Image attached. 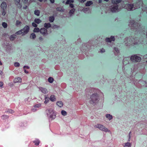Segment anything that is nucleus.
Listing matches in <instances>:
<instances>
[{"label": "nucleus", "instance_id": "obj_1", "mask_svg": "<svg viewBox=\"0 0 147 147\" xmlns=\"http://www.w3.org/2000/svg\"><path fill=\"white\" fill-rule=\"evenodd\" d=\"M125 40L124 44L127 46L136 45L138 43L137 38H134L132 37L126 38Z\"/></svg>", "mask_w": 147, "mask_h": 147}, {"label": "nucleus", "instance_id": "obj_2", "mask_svg": "<svg viewBox=\"0 0 147 147\" xmlns=\"http://www.w3.org/2000/svg\"><path fill=\"white\" fill-rule=\"evenodd\" d=\"M90 102L93 105H95L99 100L98 95L96 93L92 94L90 96Z\"/></svg>", "mask_w": 147, "mask_h": 147}, {"label": "nucleus", "instance_id": "obj_3", "mask_svg": "<svg viewBox=\"0 0 147 147\" xmlns=\"http://www.w3.org/2000/svg\"><path fill=\"white\" fill-rule=\"evenodd\" d=\"M129 25L131 27L132 29H134L135 31H139L140 29L139 25L136 22H135L134 20H130L129 22Z\"/></svg>", "mask_w": 147, "mask_h": 147}, {"label": "nucleus", "instance_id": "obj_4", "mask_svg": "<svg viewBox=\"0 0 147 147\" xmlns=\"http://www.w3.org/2000/svg\"><path fill=\"white\" fill-rule=\"evenodd\" d=\"M130 59L131 61L133 62H140L141 59V57L136 55H134L131 56Z\"/></svg>", "mask_w": 147, "mask_h": 147}, {"label": "nucleus", "instance_id": "obj_5", "mask_svg": "<svg viewBox=\"0 0 147 147\" xmlns=\"http://www.w3.org/2000/svg\"><path fill=\"white\" fill-rule=\"evenodd\" d=\"M124 7L128 11H132L136 9L134 7L133 3L127 4L125 5Z\"/></svg>", "mask_w": 147, "mask_h": 147}, {"label": "nucleus", "instance_id": "obj_6", "mask_svg": "<svg viewBox=\"0 0 147 147\" xmlns=\"http://www.w3.org/2000/svg\"><path fill=\"white\" fill-rule=\"evenodd\" d=\"M95 127L96 128L99 129L100 130L104 131L105 132H106L110 131V130H109L107 128H106L102 125L98 124L96 125Z\"/></svg>", "mask_w": 147, "mask_h": 147}, {"label": "nucleus", "instance_id": "obj_7", "mask_svg": "<svg viewBox=\"0 0 147 147\" xmlns=\"http://www.w3.org/2000/svg\"><path fill=\"white\" fill-rule=\"evenodd\" d=\"M118 6L117 5H114L111 6L110 8L111 11L112 13H115L119 11V10L118 9Z\"/></svg>", "mask_w": 147, "mask_h": 147}, {"label": "nucleus", "instance_id": "obj_8", "mask_svg": "<svg viewBox=\"0 0 147 147\" xmlns=\"http://www.w3.org/2000/svg\"><path fill=\"white\" fill-rule=\"evenodd\" d=\"M40 32L44 36H46L48 34L47 29L44 28H41L40 29Z\"/></svg>", "mask_w": 147, "mask_h": 147}, {"label": "nucleus", "instance_id": "obj_9", "mask_svg": "<svg viewBox=\"0 0 147 147\" xmlns=\"http://www.w3.org/2000/svg\"><path fill=\"white\" fill-rule=\"evenodd\" d=\"M29 26L26 25L24 27V28L22 29L23 32L24 33V34H22V36H23L24 34H27L29 31Z\"/></svg>", "mask_w": 147, "mask_h": 147}, {"label": "nucleus", "instance_id": "obj_10", "mask_svg": "<svg viewBox=\"0 0 147 147\" xmlns=\"http://www.w3.org/2000/svg\"><path fill=\"white\" fill-rule=\"evenodd\" d=\"M115 38L114 36H111L110 38H107L105 39V40L107 42H110L112 41H114Z\"/></svg>", "mask_w": 147, "mask_h": 147}, {"label": "nucleus", "instance_id": "obj_11", "mask_svg": "<svg viewBox=\"0 0 147 147\" xmlns=\"http://www.w3.org/2000/svg\"><path fill=\"white\" fill-rule=\"evenodd\" d=\"M20 0H15V1L16 5L20 9L22 7V5L20 3Z\"/></svg>", "mask_w": 147, "mask_h": 147}, {"label": "nucleus", "instance_id": "obj_12", "mask_svg": "<svg viewBox=\"0 0 147 147\" xmlns=\"http://www.w3.org/2000/svg\"><path fill=\"white\" fill-rule=\"evenodd\" d=\"M7 7V5L5 3L3 2L2 3L1 5V7L3 11H4L5 9H6Z\"/></svg>", "mask_w": 147, "mask_h": 147}, {"label": "nucleus", "instance_id": "obj_13", "mask_svg": "<svg viewBox=\"0 0 147 147\" xmlns=\"http://www.w3.org/2000/svg\"><path fill=\"white\" fill-rule=\"evenodd\" d=\"M39 90L43 93L44 94L46 93L47 92V89L45 88L42 87H39Z\"/></svg>", "mask_w": 147, "mask_h": 147}, {"label": "nucleus", "instance_id": "obj_14", "mask_svg": "<svg viewBox=\"0 0 147 147\" xmlns=\"http://www.w3.org/2000/svg\"><path fill=\"white\" fill-rule=\"evenodd\" d=\"M17 37V36L15 34L12 35L10 36V40H11L13 41Z\"/></svg>", "mask_w": 147, "mask_h": 147}, {"label": "nucleus", "instance_id": "obj_15", "mask_svg": "<svg viewBox=\"0 0 147 147\" xmlns=\"http://www.w3.org/2000/svg\"><path fill=\"white\" fill-rule=\"evenodd\" d=\"M75 11V9L74 8H73L69 11V15L70 17H71L74 14Z\"/></svg>", "mask_w": 147, "mask_h": 147}, {"label": "nucleus", "instance_id": "obj_16", "mask_svg": "<svg viewBox=\"0 0 147 147\" xmlns=\"http://www.w3.org/2000/svg\"><path fill=\"white\" fill-rule=\"evenodd\" d=\"M49 99L52 102H54L56 100L55 96L54 95H52L50 97Z\"/></svg>", "mask_w": 147, "mask_h": 147}, {"label": "nucleus", "instance_id": "obj_17", "mask_svg": "<svg viewBox=\"0 0 147 147\" xmlns=\"http://www.w3.org/2000/svg\"><path fill=\"white\" fill-rule=\"evenodd\" d=\"M22 80L21 78L18 77L17 78H16L14 80V82L16 83L17 82H21Z\"/></svg>", "mask_w": 147, "mask_h": 147}, {"label": "nucleus", "instance_id": "obj_18", "mask_svg": "<svg viewBox=\"0 0 147 147\" xmlns=\"http://www.w3.org/2000/svg\"><path fill=\"white\" fill-rule=\"evenodd\" d=\"M47 111L48 112V113H47L48 116L49 115H51V114L52 113H53L54 112V111L52 109H47Z\"/></svg>", "mask_w": 147, "mask_h": 147}, {"label": "nucleus", "instance_id": "obj_19", "mask_svg": "<svg viewBox=\"0 0 147 147\" xmlns=\"http://www.w3.org/2000/svg\"><path fill=\"white\" fill-rule=\"evenodd\" d=\"M44 27L47 29L51 27V24L49 23H45L44 24Z\"/></svg>", "mask_w": 147, "mask_h": 147}, {"label": "nucleus", "instance_id": "obj_20", "mask_svg": "<svg viewBox=\"0 0 147 147\" xmlns=\"http://www.w3.org/2000/svg\"><path fill=\"white\" fill-rule=\"evenodd\" d=\"M57 105L60 107L63 106V104L62 102L61 101H57L56 103Z\"/></svg>", "mask_w": 147, "mask_h": 147}, {"label": "nucleus", "instance_id": "obj_21", "mask_svg": "<svg viewBox=\"0 0 147 147\" xmlns=\"http://www.w3.org/2000/svg\"><path fill=\"white\" fill-rule=\"evenodd\" d=\"M49 117L50 118H51L52 119H53L55 118L56 115L54 112V113H52L50 115Z\"/></svg>", "mask_w": 147, "mask_h": 147}, {"label": "nucleus", "instance_id": "obj_22", "mask_svg": "<svg viewBox=\"0 0 147 147\" xmlns=\"http://www.w3.org/2000/svg\"><path fill=\"white\" fill-rule=\"evenodd\" d=\"M93 4V2L91 1H87L85 5L86 6H89Z\"/></svg>", "mask_w": 147, "mask_h": 147}, {"label": "nucleus", "instance_id": "obj_23", "mask_svg": "<svg viewBox=\"0 0 147 147\" xmlns=\"http://www.w3.org/2000/svg\"><path fill=\"white\" fill-rule=\"evenodd\" d=\"M40 11L38 10H36L34 11V14L35 15L39 16L40 15Z\"/></svg>", "mask_w": 147, "mask_h": 147}, {"label": "nucleus", "instance_id": "obj_24", "mask_svg": "<svg viewBox=\"0 0 147 147\" xmlns=\"http://www.w3.org/2000/svg\"><path fill=\"white\" fill-rule=\"evenodd\" d=\"M109 120H110L113 117L112 115H110L109 114H107L105 116Z\"/></svg>", "mask_w": 147, "mask_h": 147}, {"label": "nucleus", "instance_id": "obj_25", "mask_svg": "<svg viewBox=\"0 0 147 147\" xmlns=\"http://www.w3.org/2000/svg\"><path fill=\"white\" fill-rule=\"evenodd\" d=\"M34 22L36 23L39 24L42 22V21L39 18H36L34 20Z\"/></svg>", "mask_w": 147, "mask_h": 147}, {"label": "nucleus", "instance_id": "obj_26", "mask_svg": "<svg viewBox=\"0 0 147 147\" xmlns=\"http://www.w3.org/2000/svg\"><path fill=\"white\" fill-rule=\"evenodd\" d=\"M57 11L61 12L64 11V9L63 8L61 7H57L56 8Z\"/></svg>", "mask_w": 147, "mask_h": 147}, {"label": "nucleus", "instance_id": "obj_27", "mask_svg": "<svg viewBox=\"0 0 147 147\" xmlns=\"http://www.w3.org/2000/svg\"><path fill=\"white\" fill-rule=\"evenodd\" d=\"M122 0H112V2L115 4H117L121 2Z\"/></svg>", "mask_w": 147, "mask_h": 147}, {"label": "nucleus", "instance_id": "obj_28", "mask_svg": "<svg viewBox=\"0 0 147 147\" xmlns=\"http://www.w3.org/2000/svg\"><path fill=\"white\" fill-rule=\"evenodd\" d=\"M131 143L127 142L125 144V145H123L124 147L127 146V147H131Z\"/></svg>", "mask_w": 147, "mask_h": 147}, {"label": "nucleus", "instance_id": "obj_29", "mask_svg": "<svg viewBox=\"0 0 147 147\" xmlns=\"http://www.w3.org/2000/svg\"><path fill=\"white\" fill-rule=\"evenodd\" d=\"M36 37V36L34 33H32L31 34L30 36V38L32 39H34Z\"/></svg>", "mask_w": 147, "mask_h": 147}, {"label": "nucleus", "instance_id": "obj_30", "mask_svg": "<svg viewBox=\"0 0 147 147\" xmlns=\"http://www.w3.org/2000/svg\"><path fill=\"white\" fill-rule=\"evenodd\" d=\"M74 2V1L73 0H67L65 3V4H71V3H73Z\"/></svg>", "mask_w": 147, "mask_h": 147}, {"label": "nucleus", "instance_id": "obj_31", "mask_svg": "<svg viewBox=\"0 0 147 147\" xmlns=\"http://www.w3.org/2000/svg\"><path fill=\"white\" fill-rule=\"evenodd\" d=\"M48 81L49 83H52L54 81V79L52 77H50L48 79Z\"/></svg>", "mask_w": 147, "mask_h": 147}, {"label": "nucleus", "instance_id": "obj_32", "mask_svg": "<svg viewBox=\"0 0 147 147\" xmlns=\"http://www.w3.org/2000/svg\"><path fill=\"white\" fill-rule=\"evenodd\" d=\"M87 45L86 44H84L83 45L82 47V49L83 50H86L87 49Z\"/></svg>", "mask_w": 147, "mask_h": 147}, {"label": "nucleus", "instance_id": "obj_33", "mask_svg": "<svg viewBox=\"0 0 147 147\" xmlns=\"http://www.w3.org/2000/svg\"><path fill=\"white\" fill-rule=\"evenodd\" d=\"M55 20V18L53 16H51L49 17V20L51 22H53Z\"/></svg>", "mask_w": 147, "mask_h": 147}, {"label": "nucleus", "instance_id": "obj_34", "mask_svg": "<svg viewBox=\"0 0 147 147\" xmlns=\"http://www.w3.org/2000/svg\"><path fill=\"white\" fill-rule=\"evenodd\" d=\"M33 142L34 143L35 145L38 146L39 145L40 141L38 140H36L34 141Z\"/></svg>", "mask_w": 147, "mask_h": 147}, {"label": "nucleus", "instance_id": "obj_35", "mask_svg": "<svg viewBox=\"0 0 147 147\" xmlns=\"http://www.w3.org/2000/svg\"><path fill=\"white\" fill-rule=\"evenodd\" d=\"M40 29L38 28H34L33 30V31L35 32H40Z\"/></svg>", "mask_w": 147, "mask_h": 147}, {"label": "nucleus", "instance_id": "obj_36", "mask_svg": "<svg viewBox=\"0 0 147 147\" xmlns=\"http://www.w3.org/2000/svg\"><path fill=\"white\" fill-rule=\"evenodd\" d=\"M9 117V116L8 115H4L2 116H1V119H6L8 118Z\"/></svg>", "mask_w": 147, "mask_h": 147}, {"label": "nucleus", "instance_id": "obj_37", "mask_svg": "<svg viewBox=\"0 0 147 147\" xmlns=\"http://www.w3.org/2000/svg\"><path fill=\"white\" fill-rule=\"evenodd\" d=\"M22 33H23V32L22 31V29H21V30L17 31L15 34L17 36V34H22Z\"/></svg>", "mask_w": 147, "mask_h": 147}, {"label": "nucleus", "instance_id": "obj_38", "mask_svg": "<svg viewBox=\"0 0 147 147\" xmlns=\"http://www.w3.org/2000/svg\"><path fill=\"white\" fill-rule=\"evenodd\" d=\"M89 10V8H85L83 9L82 10L85 13H87V11Z\"/></svg>", "mask_w": 147, "mask_h": 147}, {"label": "nucleus", "instance_id": "obj_39", "mask_svg": "<svg viewBox=\"0 0 147 147\" xmlns=\"http://www.w3.org/2000/svg\"><path fill=\"white\" fill-rule=\"evenodd\" d=\"M61 113L63 116H65L67 114V112L64 110H62L61 111Z\"/></svg>", "mask_w": 147, "mask_h": 147}, {"label": "nucleus", "instance_id": "obj_40", "mask_svg": "<svg viewBox=\"0 0 147 147\" xmlns=\"http://www.w3.org/2000/svg\"><path fill=\"white\" fill-rule=\"evenodd\" d=\"M51 28L53 29L58 28H59V26L57 25H53L51 26Z\"/></svg>", "mask_w": 147, "mask_h": 147}, {"label": "nucleus", "instance_id": "obj_41", "mask_svg": "<svg viewBox=\"0 0 147 147\" xmlns=\"http://www.w3.org/2000/svg\"><path fill=\"white\" fill-rule=\"evenodd\" d=\"M2 25L4 28H6L7 27V24L5 22H3L2 23Z\"/></svg>", "mask_w": 147, "mask_h": 147}, {"label": "nucleus", "instance_id": "obj_42", "mask_svg": "<svg viewBox=\"0 0 147 147\" xmlns=\"http://www.w3.org/2000/svg\"><path fill=\"white\" fill-rule=\"evenodd\" d=\"M14 65L16 67H19L20 65V64L18 62H15L14 63Z\"/></svg>", "mask_w": 147, "mask_h": 147}, {"label": "nucleus", "instance_id": "obj_43", "mask_svg": "<svg viewBox=\"0 0 147 147\" xmlns=\"http://www.w3.org/2000/svg\"><path fill=\"white\" fill-rule=\"evenodd\" d=\"M45 101L44 103L45 104H47L48 102L49 101V99L48 98L46 97L45 98Z\"/></svg>", "mask_w": 147, "mask_h": 147}, {"label": "nucleus", "instance_id": "obj_44", "mask_svg": "<svg viewBox=\"0 0 147 147\" xmlns=\"http://www.w3.org/2000/svg\"><path fill=\"white\" fill-rule=\"evenodd\" d=\"M41 106V105L40 104H38L34 106L35 108H39Z\"/></svg>", "mask_w": 147, "mask_h": 147}, {"label": "nucleus", "instance_id": "obj_45", "mask_svg": "<svg viewBox=\"0 0 147 147\" xmlns=\"http://www.w3.org/2000/svg\"><path fill=\"white\" fill-rule=\"evenodd\" d=\"M21 23V22L20 21H19L18 20H17L16 21V26H18L20 25Z\"/></svg>", "mask_w": 147, "mask_h": 147}, {"label": "nucleus", "instance_id": "obj_46", "mask_svg": "<svg viewBox=\"0 0 147 147\" xmlns=\"http://www.w3.org/2000/svg\"><path fill=\"white\" fill-rule=\"evenodd\" d=\"M32 25L33 26L36 27L37 26V25L36 24V23L34 22H32Z\"/></svg>", "mask_w": 147, "mask_h": 147}, {"label": "nucleus", "instance_id": "obj_47", "mask_svg": "<svg viewBox=\"0 0 147 147\" xmlns=\"http://www.w3.org/2000/svg\"><path fill=\"white\" fill-rule=\"evenodd\" d=\"M115 51L117 53H118L119 52V51L118 48L116 47H115L114 48Z\"/></svg>", "mask_w": 147, "mask_h": 147}, {"label": "nucleus", "instance_id": "obj_48", "mask_svg": "<svg viewBox=\"0 0 147 147\" xmlns=\"http://www.w3.org/2000/svg\"><path fill=\"white\" fill-rule=\"evenodd\" d=\"M69 6L70 7H71V8H73L74 7V4H71V3L69 4Z\"/></svg>", "mask_w": 147, "mask_h": 147}, {"label": "nucleus", "instance_id": "obj_49", "mask_svg": "<svg viewBox=\"0 0 147 147\" xmlns=\"http://www.w3.org/2000/svg\"><path fill=\"white\" fill-rule=\"evenodd\" d=\"M26 68L27 69H29L30 68V67L27 65H25L23 67V68L25 69V68Z\"/></svg>", "mask_w": 147, "mask_h": 147}, {"label": "nucleus", "instance_id": "obj_50", "mask_svg": "<svg viewBox=\"0 0 147 147\" xmlns=\"http://www.w3.org/2000/svg\"><path fill=\"white\" fill-rule=\"evenodd\" d=\"M23 2L25 3L26 4L28 3V0H23Z\"/></svg>", "mask_w": 147, "mask_h": 147}, {"label": "nucleus", "instance_id": "obj_51", "mask_svg": "<svg viewBox=\"0 0 147 147\" xmlns=\"http://www.w3.org/2000/svg\"><path fill=\"white\" fill-rule=\"evenodd\" d=\"M3 84V82H0V87H2Z\"/></svg>", "mask_w": 147, "mask_h": 147}, {"label": "nucleus", "instance_id": "obj_52", "mask_svg": "<svg viewBox=\"0 0 147 147\" xmlns=\"http://www.w3.org/2000/svg\"><path fill=\"white\" fill-rule=\"evenodd\" d=\"M39 40L40 41H42L43 40V38L42 36H40L39 38Z\"/></svg>", "mask_w": 147, "mask_h": 147}, {"label": "nucleus", "instance_id": "obj_53", "mask_svg": "<svg viewBox=\"0 0 147 147\" xmlns=\"http://www.w3.org/2000/svg\"><path fill=\"white\" fill-rule=\"evenodd\" d=\"M105 52V50L104 49H102L100 51V52L101 53H103Z\"/></svg>", "mask_w": 147, "mask_h": 147}, {"label": "nucleus", "instance_id": "obj_54", "mask_svg": "<svg viewBox=\"0 0 147 147\" xmlns=\"http://www.w3.org/2000/svg\"><path fill=\"white\" fill-rule=\"evenodd\" d=\"M51 3H54L55 2V0H49Z\"/></svg>", "mask_w": 147, "mask_h": 147}, {"label": "nucleus", "instance_id": "obj_55", "mask_svg": "<svg viewBox=\"0 0 147 147\" xmlns=\"http://www.w3.org/2000/svg\"><path fill=\"white\" fill-rule=\"evenodd\" d=\"M14 113V111L12 110H10V113Z\"/></svg>", "mask_w": 147, "mask_h": 147}, {"label": "nucleus", "instance_id": "obj_56", "mask_svg": "<svg viewBox=\"0 0 147 147\" xmlns=\"http://www.w3.org/2000/svg\"><path fill=\"white\" fill-rule=\"evenodd\" d=\"M28 8V6H25L23 7V8L24 9H26Z\"/></svg>", "mask_w": 147, "mask_h": 147}, {"label": "nucleus", "instance_id": "obj_57", "mask_svg": "<svg viewBox=\"0 0 147 147\" xmlns=\"http://www.w3.org/2000/svg\"><path fill=\"white\" fill-rule=\"evenodd\" d=\"M32 110L33 112H35L36 111V109L35 108H33L32 109Z\"/></svg>", "mask_w": 147, "mask_h": 147}, {"label": "nucleus", "instance_id": "obj_58", "mask_svg": "<svg viewBox=\"0 0 147 147\" xmlns=\"http://www.w3.org/2000/svg\"><path fill=\"white\" fill-rule=\"evenodd\" d=\"M24 69V71L25 73L28 74V71H26L25 69Z\"/></svg>", "mask_w": 147, "mask_h": 147}, {"label": "nucleus", "instance_id": "obj_59", "mask_svg": "<svg viewBox=\"0 0 147 147\" xmlns=\"http://www.w3.org/2000/svg\"><path fill=\"white\" fill-rule=\"evenodd\" d=\"M86 1V0H81L80 1L81 3H83L85 2Z\"/></svg>", "mask_w": 147, "mask_h": 147}, {"label": "nucleus", "instance_id": "obj_60", "mask_svg": "<svg viewBox=\"0 0 147 147\" xmlns=\"http://www.w3.org/2000/svg\"><path fill=\"white\" fill-rule=\"evenodd\" d=\"M102 0H99L98 3H101L102 2Z\"/></svg>", "mask_w": 147, "mask_h": 147}, {"label": "nucleus", "instance_id": "obj_61", "mask_svg": "<svg viewBox=\"0 0 147 147\" xmlns=\"http://www.w3.org/2000/svg\"><path fill=\"white\" fill-rule=\"evenodd\" d=\"M0 74L2 75L3 74V72L2 71H0Z\"/></svg>", "mask_w": 147, "mask_h": 147}, {"label": "nucleus", "instance_id": "obj_62", "mask_svg": "<svg viewBox=\"0 0 147 147\" xmlns=\"http://www.w3.org/2000/svg\"><path fill=\"white\" fill-rule=\"evenodd\" d=\"M131 138V136H129V139H128V141H130V140Z\"/></svg>", "mask_w": 147, "mask_h": 147}, {"label": "nucleus", "instance_id": "obj_63", "mask_svg": "<svg viewBox=\"0 0 147 147\" xmlns=\"http://www.w3.org/2000/svg\"><path fill=\"white\" fill-rule=\"evenodd\" d=\"M131 134V131H130L129 132V136H130V134Z\"/></svg>", "mask_w": 147, "mask_h": 147}, {"label": "nucleus", "instance_id": "obj_64", "mask_svg": "<svg viewBox=\"0 0 147 147\" xmlns=\"http://www.w3.org/2000/svg\"><path fill=\"white\" fill-rule=\"evenodd\" d=\"M142 83L143 84H144V83L146 84V82L145 81H142Z\"/></svg>", "mask_w": 147, "mask_h": 147}]
</instances>
